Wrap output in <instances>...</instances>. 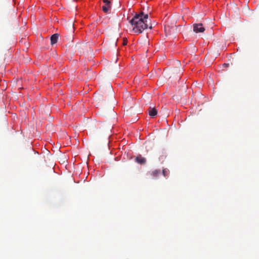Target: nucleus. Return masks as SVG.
<instances>
[{
  "label": "nucleus",
  "mask_w": 259,
  "mask_h": 259,
  "mask_svg": "<svg viewBox=\"0 0 259 259\" xmlns=\"http://www.w3.org/2000/svg\"><path fill=\"white\" fill-rule=\"evenodd\" d=\"M127 42V39H124L123 40L122 45H123V46H125V45H126Z\"/></svg>",
  "instance_id": "9d476101"
},
{
  "label": "nucleus",
  "mask_w": 259,
  "mask_h": 259,
  "mask_svg": "<svg viewBox=\"0 0 259 259\" xmlns=\"http://www.w3.org/2000/svg\"><path fill=\"white\" fill-rule=\"evenodd\" d=\"M136 161L139 164H142L146 163V159L145 157H143L140 155L136 158Z\"/></svg>",
  "instance_id": "39448f33"
},
{
  "label": "nucleus",
  "mask_w": 259,
  "mask_h": 259,
  "mask_svg": "<svg viewBox=\"0 0 259 259\" xmlns=\"http://www.w3.org/2000/svg\"><path fill=\"white\" fill-rule=\"evenodd\" d=\"M193 26V31L196 33L203 32L205 30V28L201 23L194 24Z\"/></svg>",
  "instance_id": "f03ea898"
},
{
  "label": "nucleus",
  "mask_w": 259,
  "mask_h": 259,
  "mask_svg": "<svg viewBox=\"0 0 259 259\" xmlns=\"http://www.w3.org/2000/svg\"><path fill=\"white\" fill-rule=\"evenodd\" d=\"M157 111L155 108H150L149 111V114L150 116H151L152 117H154V116H156L157 115Z\"/></svg>",
  "instance_id": "0eeeda50"
},
{
  "label": "nucleus",
  "mask_w": 259,
  "mask_h": 259,
  "mask_svg": "<svg viewBox=\"0 0 259 259\" xmlns=\"http://www.w3.org/2000/svg\"><path fill=\"white\" fill-rule=\"evenodd\" d=\"M162 174H163V175L164 176V177H166L168 176V170H166V169H163L162 170Z\"/></svg>",
  "instance_id": "1a4fd4ad"
},
{
  "label": "nucleus",
  "mask_w": 259,
  "mask_h": 259,
  "mask_svg": "<svg viewBox=\"0 0 259 259\" xmlns=\"http://www.w3.org/2000/svg\"><path fill=\"white\" fill-rule=\"evenodd\" d=\"M59 37V34L58 33H55L52 35L51 37V45H53L55 44L58 40Z\"/></svg>",
  "instance_id": "423d86ee"
},
{
  "label": "nucleus",
  "mask_w": 259,
  "mask_h": 259,
  "mask_svg": "<svg viewBox=\"0 0 259 259\" xmlns=\"http://www.w3.org/2000/svg\"><path fill=\"white\" fill-rule=\"evenodd\" d=\"M159 161L161 162H163L167 157L166 153L164 150H162L159 152Z\"/></svg>",
  "instance_id": "20e7f679"
},
{
  "label": "nucleus",
  "mask_w": 259,
  "mask_h": 259,
  "mask_svg": "<svg viewBox=\"0 0 259 259\" xmlns=\"http://www.w3.org/2000/svg\"><path fill=\"white\" fill-rule=\"evenodd\" d=\"M223 66H224V67H228V66H229V64L224 63V64H223Z\"/></svg>",
  "instance_id": "9b49d317"
},
{
  "label": "nucleus",
  "mask_w": 259,
  "mask_h": 259,
  "mask_svg": "<svg viewBox=\"0 0 259 259\" xmlns=\"http://www.w3.org/2000/svg\"><path fill=\"white\" fill-rule=\"evenodd\" d=\"M104 5L102 6V10L105 13H108L111 10V2L109 0H103Z\"/></svg>",
  "instance_id": "7ed1b4c3"
},
{
  "label": "nucleus",
  "mask_w": 259,
  "mask_h": 259,
  "mask_svg": "<svg viewBox=\"0 0 259 259\" xmlns=\"http://www.w3.org/2000/svg\"><path fill=\"white\" fill-rule=\"evenodd\" d=\"M149 27L151 29L152 28V26H150Z\"/></svg>",
  "instance_id": "f8f14e48"
},
{
  "label": "nucleus",
  "mask_w": 259,
  "mask_h": 259,
  "mask_svg": "<svg viewBox=\"0 0 259 259\" xmlns=\"http://www.w3.org/2000/svg\"><path fill=\"white\" fill-rule=\"evenodd\" d=\"M160 174V170H155L153 171L151 175L153 178H156L157 176H158Z\"/></svg>",
  "instance_id": "6e6552de"
},
{
  "label": "nucleus",
  "mask_w": 259,
  "mask_h": 259,
  "mask_svg": "<svg viewBox=\"0 0 259 259\" xmlns=\"http://www.w3.org/2000/svg\"><path fill=\"white\" fill-rule=\"evenodd\" d=\"M148 14L143 12L136 15L130 20V22L133 26V30L135 33H141L144 30L148 27L147 24Z\"/></svg>",
  "instance_id": "f257e3e1"
}]
</instances>
